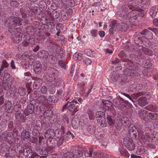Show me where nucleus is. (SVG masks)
<instances>
[{
    "label": "nucleus",
    "instance_id": "nucleus-1",
    "mask_svg": "<svg viewBox=\"0 0 158 158\" xmlns=\"http://www.w3.org/2000/svg\"><path fill=\"white\" fill-rule=\"evenodd\" d=\"M139 7L136 5L135 2H132L128 5L125 4L123 5L122 10L120 12L118 13L120 17L123 18H127L129 19V22H132L133 20H134V17L135 16L134 10H138Z\"/></svg>",
    "mask_w": 158,
    "mask_h": 158
},
{
    "label": "nucleus",
    "instance_id": "nucleus-2",
    "mask_svg": "<svg viewBox=\"0 0 158 158\" xmlns=\"http://www.w3.org/2000/svg\"><path fill=\"white\" fill-rule=\"evenodd\" d=\"M2 83L4 89L5 90H7L10 88L12 82L9 74H5L3 79Z\"/></svg>",
    "mask_w": 158,
    "mask_h": 158
},
{
    "label": "nucleus",
    "instance_id": "nucleus-3",
    "mask_svg": "<svg viewBox=\"0 0 158 158\" xmlns=\"http://www.w3.org/2000/svg\"><path fill=\"white\" fill-rule=\"evenodd\" d=\"M123 142L124 144L128 150L132 151L135 148V144L133 142L132 139L129 137H126L124 138Z\"/></svg>",
    "mask_w": 158,
    "mask_h": 158
},
{
    "label": "nucleus",
    "instance_id": "nucleus-4",
    "mask_svg": "<svg viewBox=\"0 0 158 158\" xmlns=\"http://www.w3.org/2000/svg\"><path fill=\"white\" fill-rule=\"evenodd\" d=\"M21 19L18 17L11 18L9 21V24L12 27H16L22 25Z\"/></svg>",
    "mask_w": 158,
    "mask_h": 158
},
{
    "label": "nucleus",
    "instance_id": "nucleus-5",
    "mask_svg": "<svg viewBox=\"0 0 158 158\" xmlns=\"http://www.w3.org/2000/svg\"><path fill=\"white\" fill-rule=\"evenodd\" d=\"M89 115V118H105L104 112L102 111H97L93 116L90 114Z\"/></svg>",
    "mask_w": 158,
    "mask_h": 158
},
{
    "label": "nucleus",
    "instance_id": "nucleus-6",
    "mask_svg": "<svg viewBox=\"0 0 158 158\" xmlns=\"http://www.w3.org/2000/svg\"><path fill=\"white\" fill-rule=\"evenodd\" d=\"M48 150L44 148V149H39L38 150H37L36 152H35V156H40V155H42V156L44 157H46V156L48 154Z\"/></svg>",
    "mask_w": 158,
    "mask_h": 158
},
{
    "label": "nucleus",
    "instance_id": "nucleus-7",
    "mask_svg": "<svg viewBox=\"0 0 158 158\" xmlns=\"http://www.w3.org/2000/svg\"><path fill=\"white\" fill-rule=\"evenodd\" d=\"M55 136L54 130L52 129L48 130L45 132V136L48 139H52Z\"/></svg>",
    "mask_w": 158,
    "mask_h": 158
},
{
    "label": "nucleus",
    "instance_id": "nucleus-8",
    "mask_svg": "<svg viewBox=\"0 0 158 158\" xmlns=\"http://www.w3.org/2000/svg\"><path fill=\"white\" fill-rule=\"evenodd\" d=\"M53 111L52 110H48L44 113L43 116L45 118H52Z\"/></svg>",
    "mask_w": 158,
    "mask_h": 158
},
{
    "label": "nucleus",
    "instance_id": "nucleus-9",
    "mask_svg": "<svg viewBox=\"0 0 158 158\" xmlns=\"http://www.w3.org/2000/svg\"><path fill=\"white\" fill-rule=\"evenodd\" d=\"M12 40L14 42L17 44L19 43L21 41L20 35L18 34L13 35Z\"/></svg>",
    "mask_w": 158,
    "mask_h": 158
},
{
    "label": "nucleus",
    "instance_id": "nucleus-10",
    "mask_svg": "<svg viewBox=\"0 0 158 158\" xmlns=\"http://www.w3.org/2000/svg\"><path fill=\"white\" fill-rule=\"evenodd\" d=\"M83 152L84 156L86 157H91L93 153V150L92 149L89 150L85 149L83 150Z\"/></svg>",
    "mask_w": 158,
    "mask_h": 158
},
{
    "label": "nucleus",
    "instance_id": "nucleus-11",
    "mask_svg": "<svg viewBox=\"0 0 158 158\" xmlns=\"http://www.w3.org/2000/svg\"><path fill=\"white\" fill-rule=\"evenodd\" d=\"M8 146L3 143L0 145V152L2 153H6L8 150Z\"/></svg>",
    "mask_w": 158,
    "mask_h": 158
},
{
    "label": "nucleus",
    "instance_id": "nucleus-12",
    "mask_svg": "<svg viewBox=\"0 0 158 158\" xmlns=\"http://www.w3.org/2000/svg\"><path fill=\"white\" fill-rule=\"evenodd\" d=\"M68 110L73 114L76 112L77 110L74 104L70 103L68 106Z\"/></svg>",
    "mask_w": 158,
    "mask_h": 158
},
{
    "label": "nucleus",
    "instance_id": "nucleus-13",
    "mask_svg": "<svg viewBox=\"0 0 158 158\" xmlns=\"http://www.w3.org/2000/svg\"><path fill=\"white\" fill-rule=\"evenodd\" d=\"M158 11L157 8L154 7L151 9L149 12V14L150 16L152 18H154L156 15Z\"/></svg>",
    "mask_w": 158,
    "mask_h": 158
},
{
    "label": "nucleus",
    "instance_id": "nucleus-14",
    "mask_svg": "<svg viewBox=\"0 0 158 158\" xmlns=\"http://www.w3.org/2000/svg\"><path fill=\"white\" fill-rule=\"evenodd\" d=\"M120 152L121 155L127 158L129 157L130 154L128 153L126 149H122L120 150Z\"/></svg>",
    "mask_w": 158,
    "mask_h": 158
},
{
    "label": "nucleus",
    "instance_id": "nucleus-15",
    "mask_svg": "<svg viewBox=\"0 0 158 158\" xmlns=\"http://www.w3.org/2000/svg\"><path fill=\"white\" fill-rule=\"evenodd\" d=\"M58 98L55 96H49L48 98L47 99V101L49 102L55 103L57 102Z\"/></svg>",
    "mask_w": 158,
    "mask_h": 158
},
{
    "label": "nucleus",
    "instance_id": "nucleus-16",
    "mask_svg": "<svg viewBox=\"0 0 158 158\" xmlns=\"http://www.w3.org/2000/svg\"><path fill=\"white\" fill-rule=\"evenodd\" d=\"M31 133L26 130H23L21 133V135L27 139L30 137Z\"/></svg>",
    "mask_w": 158,
    "mask_h": 158
},
{
    "label": "nucleus",
    "instance_id": "nucleus-17",
    "mask_svg": "<svg viewBox=\"0 0 158 158\" xmlns=\"http://www.w3.org/2000/svg\"><path fill=\"white\" fill-rule=\"evenodd\" d=\"M146 99L145 97H142L140 98L138 100V102L139 104L142 106H145L147 103L145 101Z\"/></svg>",
    "mask_w": 158,
    "mask_h": 158
},
{
    "label": "nucleus",
    "instance_id": "nucleus-18",
    "mask_svg": "<svg viewBox=\"0 0 158 158\" xmlns=\"http://www.w3.org/2000/svg\"><path fill=\"white\" fill-rule=\"evenodd\" d=\"M85 82L83 81L78 83L77 86L78 89L81 91H85Z\"/></svg>",
    "mask_w": 158,
    "mask_h": 158
},
{
    "label": "nucleus",
    "instance_id": "nucleus-19",
    "mask_svg": "<svg viewBox=\"0 0 158 158\" xmlns=\"http://www.w3.org/2000/svg\"><path fill=\"white\" fill-rule=\"evenodd\" d=\"M6 136L7 139H9V143L12 142L14 139V137L12 132H9L8 133L6 132Z\"/></svg>",
    "mask_w": 158,
    "mask_h": 158
},
{
    "label": "nucleus",
    "instance_id": "nucleus-20",
    "mask_svg": "<svg viewBox=\"0 0 158 158\" xmlns=\"http://www.w3.org/2000/svg\"><path fill=\"white\" fill-rule=\"evenodd\" d=\"M24 152L26 154L28 157H32L33 156L32 151L31 149L29 148H25L23 149Z\"/></svg>",
    "mask_w": 158,
    "mask_h": 158
},
{
    "label": "nucleus",
    "instance_id": "nucleus-21",
    "mask_svg": "<svg viewBox=\"0 0 158 158\" xmlns=\"http://www.w3.org/2000/svg\"><path fill=\"white\" fill-rule=\"evenodd\" d=\"M84 52L86 55L90 57L93 56L95 54L94 51H91L89 49H85L84 50Z\"/></svg>",
    "mask_w": 158,
    "mask_h": 158
},
{
    "label": "nucleus",
    "instance_id": "nucleus-22",
    "mask_svg": "<svg viewBox=\"0 0 158 158\" xmlns=\"http://www.w3.org/2000/svg\"><path fill=\"white\" fill-rule=\"evenodd\" d=\"M123 121L124 125L126 127H131V126L133 127V125L131 120H129V119H126V120H124Z\"/></svg>",
    "mask_w": 158,
    "mask_h": 158
},
{
    "label": "nucleus",
    "instance_id": "nucleus-23",
    "mask_svg": "<svg viewBox=\"0 0 158 158\" xmlns=\"http://www.w3.org/2000/svg\"><path fill=\"white\" fill-rule=\"evenodd\" d=\"M6 135V132H4L1 136V140L2 141L6 142L9 143V139H7Z\"/></svg>",
    "mask_w": 158,
    "mask_h": 158
},
{
    "label": "nucleus",
    "instance_id": "nucleus-24",
    "mask_svg": "<svg viewBox=\"0 0 158 158\" xmlns=\"http://www.w3.org/2000/svg\"><path fill=\"white\" fill-rule=\"evenodd\" d=\"M97 122L102 127H106L107 125L106 122L102 119H98Z\"/></svg>",
    "mask_w": 158,
    "mask_h": 158
},
{
    "label": "nucleus",
    "instance_id": "nucleus-25",
    "mask_svg": "<svg viewBox=\"0 0 158 158\" xmlns=\"http://www.w3.org/2000/svg\"><path fill=\"white\" fill-rule=\"evenodd\" d=\"M34 67L35 69L40 70L41 67L40 62L39 61H36L34 64Z\"/></svg>",
    "mask_w": 158,
    "mask_h": 158
},
{
    "label": "nucleus",
    "instance_id": "nucleus-26",
    "mask_svg": "<svg viewBox=\"0 0 158 158\" xmlns=\"http://www.w3.org/2000/svg\"><path fill=\"white\" fill-rule=\"evenodd\" d=\"M120 26L121 30L123 31H125L128 27V25L124 22L121 23Z\"/></svg>",
    "mask_w": 158,
    "mask_h": 158
},
{
    "label": "nucleus",
    "instance_id": "nucleus-27",
    "mask_svg": "<svg viewBox=\"0 0 158 158\" xmlns=\"http://www.w3.org/2000/svg\"><path fill=\"white\" fill-rule=\"evenodd\" d=\"M34 110V106L32 104H30L28 106L27 111L30 114H32Z\"/></svg>",
    "mask_w": 158,
    "mask_h": 158
},
{
    "label": "nucleus",
    "instance_id": "nucleus-28",
    "mask_svg": "<svg viewBox=\"0 0 158 158\" xmlns=\"http://www.w3.org/2000/svg\"><path fill=\"white\" fill-rule=\"evenodd\" d=\"M38 101L40 103L46 102L47 99H46L45 97L43 96L39 97L37 98Z\"/></svg>",
    "mask_w": 158,
    "mask_h": 158
},
{
    "label": "nucleus",
    "instance_id": "nucleus-29",
    "mask_svg": "<svg viewBox=\"0 0 158 158\" xmlns=\"http://www.w3.org/2000/svg\"><path fill=\"white\" fill-rule=\"evenodd\" d=\"M64 133L63 131H62L60 130H56L55 131V135H56L58 138H60L62 134Z\"/></svg>",
    "mask_w": 158,
    "mask_h": 158
},
{
    "label": "nucleus",
    "instance_id": "nucleus-30",
    "mask_svg": "<svg viewBox=\"0 0 158 158\" xmlns=\"http://www.w3.org/2000/svg\"><path fill=\"white\" fill-rule=\"evenodd\" d=\"M127 68L130 70H138L139 69L138 66L135 65H131L129 67V66L127 67Z\"/></svg>",
    "mask_w": 158,
    "mask_h": 158
},
{
    "label": "nucleus",
    "instance_id": "nucleus-31",
    "mask_svg": "<svg viewBox=\"0 0 158 158\" xmlns=\"http://www.w3.org/2000/svg\"><path fill=\"white\" fill-rule=\"evenodd\" d=\"M66 137H67L69 139H73L74 136L73 134L70 131H68L66 134V135H65Z\"/></svg>",
    "mask_w": 158,
    "mask_h": 158
},
{
    "label": "nucleus",
    "instance_id": "nucleus-32",
    "mask_svg": "<svg viewBox=\"0 0 158 158\" xmlns=\"http://www.w3.org/2000/svg\"><path fill=\"white\" fill-rule=\"evenodd\" d=\"M66 139L64 137H60L57 141V144L60 146L63 144V142L66 141Z\"/></svg>",
    "mask_w": 158,
    "mask_h": 158
},
{
    "label": "nucleus",
    "instance_id": "nucleus-33",
    "mask_svg": "<svg viewBox=\"0 0 158 158\" xmlns=\"http://www.w3.org/2000/svg\"><path fill=\"white\" fill-rule=\"evenodd\" d=\"M111 107L110 105L107 103L105 104L103 106V108L105 111L109 110L110 109Z\"/></svg>",
    "mask_w": 158,
    "mask_h": 158
},
{
    "label": "nucleus",
    "instance_id": "nucleus-34",
    "mask_svg": "<svg viewBox=\"0 0 158 158\" xmlns=\"http://www.w3.org/2000/svg\"><path fill=\"white\" fill-rule=\"evenodd\" d=\"M9 66V64L8 63L6 60H3L2 61V65L3 68H7Z\"/></svg>",
    "mask_w": 158,
    "mask_h": 158
},
{
    "label": "nucleus",
    "instance_id": "nucleus-35",
    "mask_svg": "<svg viewBox=\"0 0 158 158\" xmlns=\"http://www.w3.org/2000/svg\"><path fill=\"white\" fill-rule=\"evenodd\" d=\"M149 116L150 118H158V114L153 113H151L149 114Z\"/></svg>",
    "mask_w": 158,
    "mask_h": 158
},
{
    "label": "nucleus",
    "instance_id": "nucleus-36",
    "mask_svg": "<svg viewBox=\"0 0 158 158\" xmlns=\"http://www.w3.org/2000/svg\"><path fill=\"white\" fill-rule=\"evenodd\" d=\"M22 57L23 59L26 60L29 58V56L27 53L25 52L22 55Z\"/></svg>",
    "mask_w": 158,
    "mask_h": 158
},
{
    "label": "nucleus",
    "instance_id": "nucleus-37",
    "mask_svg": "<svg viewBox=\"0 0 158 158\" xmlns=\"http://www.w3.org/2000/svg\"><path fill=\"white\" fill-rule=\"evenodd\" d=\"M144 65L146 68H149L152 65V64L149 61H147L144 63Z\"/></svg>",
    "mask_w": 158,
    "mask_h": 158
},
{
    "label": "nucleus",
    "instance_id": "nucleus-38",
    "mask_svg": "<svg viewBox=\"0 0 158 158\" xmlns=\"http://www.w3.org/2000/svg\"><path fill=\"white\" fill-rule=\"evenodd\" d=\"M91 34L94 37H95L97 35V31L95 29H93L91 31Z\"/></svg>",
    "mask_w": 158,
    "mask_h": 158
},
{
    "label": "nucleus",
    "instance_id": "nucleus-39",
    "mask_svg": "<svg viewBox=\"0 0 158 158\" xmlns=\"http://www.w3.org/2000/svg\"><path fill=\"white\" fill-rule=\"evenodd\" d=\"M41 92L43 94L45 93L47 90V89L45 86H42L40 89Z\"/></svg>",
    "mask_w": 158,
    "mask_h": 158
},
{
    "label": "nucleus",
    "instance_id": "nucleus-40",
    "mask_svg": "<svg viewBox=\"0 0 158 158\" xmlns=\"http://www.w3.org/2000/svg\"><path fill=\"white\" fill-rule=\"evenodd\" d=\"M122 94L125 96L127 97L133 103H134L135 102L134 101L133 99L130 96L129 94H126L125 93H122Z\"/></svg>",
    "mask_w": 158,
    "mask_h": 158
},
{
    "label": "nucleus",
    "instance_id": "nucleus-41",
    "mask_svg": "<svg viewBox=\"0 0 158 158\" xmlns=\"http://www.w3.org/2000/svg\"><path fill=\"white\" fill-rule=\"evenodd\" d=\"M122 94L125 96L127 97L133 103H134L135 102L134 101L133 99L130 96L129 94H126L125 93H122Z\"/></svg>",
    "mask_w": 158,
    "mask_h": 158
},
{
    "label": "nucleus",
    "instance_id": "nucleus-42",
    "mask_svg": "<svg viewBox=\"0 0 158 158\" xmlns=\"http://www.w3.org/2000/svg\"><path fill=\"white\" fill-rule=\"evenodd\" d=\"M22 115V114L19 111L17 112L15 114V116L17 118H20Z\"/></svg>",
    "mask_w": 158,
    "mask_h": 158
},
{
    "label": "nucleus",
    "instance_id": "nucleus-43",
    "mask_svg": "<svg viewBox=\"0 0 158 158\" xmlns=\"http://www.w3.org/2000/svg\"><path fill=\"white\" fill-rule=\"evenodd\" d=\"M115 121L113 120L112 119H107L108 123L110 125H111L112 124H114Z\"/></svg>",
    "mask_w": 158,
    "mask_h": 158
},
{
    "label": "nucleus",
    "instance_id": "nucleus-44",
    "mask_svg": "<svg viewBox=\"0 0 158 158\" xmlns=\"http://www.w3.org/2000/svg\"><path fill=\"white\" fill-rule=\"evenodd\" d=\"M10 66L11 67V68L13 69H16V68H15V66L14 62L13 60H11V62H10Z\"/></svg>",
    "mask_w": 158,
    "mask_h": 158
},
{
    "label": "nucleus",
    "instance_id": "nucleus-45",
    "mask_svg": "<svg viewBox=\"0 0 158 158\" xmlns=\"http://www.w3.org/2000/svg\"><path fill=\"white\" fill-rule=\"evenodd\" d=\"M85 63L87 65L90 64L91 63V61L88 58H86L85 60Z\"/></svg>",
    "mask_w": 158,
    "mask_h": 158
},
{
    "label": "nucleus",
    "instance_id": "nucleus-46",
    "mask_svg": "<svg viewBox=\"0 0 158 158\" xmlns=\"http://www.w3.org/2000/svg\"><path fill=\"white\" fill-rule=\"evenodd\" d=\"M8 127L10 129H12L14 127L13 122L10 121L9 123Z\"/></svg>",
    "mask_w": 158,
    "mask_h": 158
},
{
    "label": "nucleus",
    "instance_id": "nucleus-47",
    "mask_svg": "<svg viewBox=\"0 0 158 158\" xmlns=\"http://www.w3.org/2000/svg\"><path fill=\"white\" fill-rule=\"evenodd\" d=\"M70 122H71V124L72 126L74 127H75V125L76 124V122L75 120L74 119H71Z\"/></svg>",
    "mask_w": 158,
    "mask_h": 158
},
{
    "label": "nucleus",
    "instance_id": "nucleus-48",
    "mask_svg": "<svg viewBox=\"0 0 158 158\" xmlns=\"http://www.w3.org/2000/svg\"><path fill=\"white\" fill-rule=\"evenodd\" d=\"M153 24L156 26H158V19H154L153 21Z\"/></svg>",
    "mask_w": 158,
    "mask_h": 158
},
{
    "label": "nucleus",
    "instance_id": "nucleus-49",
    "mask_svg": "<svg viewBox=\"0 0 158 158\" xmlns=\"http://www.w3.org/2000/svg\"><path fill=\"white\" fill-rule=\"evenodd\" d=\"M99 34L101 37L102 38L105 36V33L103 31H100L99 32Z\"/></svg>",
    "mask_w": 158,
    "mask_h": 158
},
{
    "label": "nucleus",
    "instance_id": "nucleus-50",
    "mask_svg": "<svg viewBox=\"0 0 158 158\" xmlns=\"http://www.w3.org/2000/svg\"><path fill=\"white\" fill-rule=\"evenodd\" d=\"M82 55L81 53L77 54L76 56L77 57V59L78 60H81Z\"/></svg>",
    "mask_w": 158,
    "mask_h": 158
},
{
    "label": "nucleus",
    "instance_id": "nucleus-51",
    "mask_svg": "<svg viewBox=\"0 0 158 158\" xmlns=\"http://www.w3.org/2000/svg\"><path fill=\"white\" fill-rule=\"evenodd\" d=\"M144 94V93L143 92H139L135 94V96H137V97H139L141 95H143Z\"/></svg>",
    "mask_w": 158,
    "mask_h": 158
},
{
    "label": "nucleus",
    "instance_id": "nucleus-52",
    "mask_svg": "<svg viewBox=\"0 0 158 158\" xmlns=\"http://www.w3.org/2000/svg\"><path fill=\"white\" fill-rule=\"evenodd\" d=\"M28 43L26 41H23L22 42V44L23 46L24 47H27L28 45Z\"/></svg>",
    "mask_w": 158,
    "mask_h": 158
},
{
    "label": "nucleus",
    "instance_id": "nucleus-53",
    "mask_svg": "<svg viewBox=\"0 0 158 158\" xmlns=\"http://www.w3.org/2000/svg\"><path fill=\"white\" fill-rule=\"evenodd\" d=\"M148 31V30L147 29H144L142 31L140 32V33L142 35H145Z\"/></svg>",
    "mask_w": 158,
    "mask_h": 158
},
{
    "label": "nucleus",
    "instance_id": "nucleus-54",
    "mask_svg": "<svg viewBox=\"0 0 158 158\" xmlns=\"http://www.w3.org/2000/svg\"><path fill=\"white\" fill-rule=\"evenodd\" d=\"M31 11L33 12L34 13H35L37 10V7H32L31 9Z\"/></svg>",
    "mask_w": 158,
    "mask_h": 158
},
{
    "label": "nucleus",
    "instance_id": "nucleus-55",
    "mask_svg": "<svg viewBox=\"0 0 158 158\" xmlns=\"http://www.w3.org/2000/svg\"><path fill=\"white\" fill-rule=\"evenodd\" d=\"M4 102V98L3 96L0 97V105H2Z\"/></svg>",
    "mask_w": 158,
    "mask_h": 158
},
{
    "label": "nucleus",
    "instance_id": "nucleus-56",
    "mask_svg": "<svg viewBox=\"0 0 158 158\" xmlns=\"http://www.w3.org/2000/svg\"><path fill=\"white\" fill-rule=\"evenodd\" d=\"M131 158H142L141 156L135 155L134 154H131Z\"/></svg>",
    "mask_w": 158,
    "mask_h": 158
},
{
    "label": "nucleus",
    "instance_id": "nucleus-57",
    "mask_svg": "<svg viewBox=\"0 0 158 158\" xmlns=\"http://www.w3.org/2000/svg\"><path fill=\"white\" fill-rule=\"evenodd\" d=\"M42 53H43V52L42 51H39L37 54V56H38V57H42Z\"/></svg>",
    "mask_w": 158,
    "mask_h": 158
},
{
    "label": "nucleus",
    "instance_id": "nucleus-58",
    "mask_svg": "<svg viewBox=\"0 0 158 158\" xmlns=\"http://www.w3.org/2000/svg\"><path fill=\"white\" fill-rule=\"evenodd\" d=\"M40 46L39 45L36 46L35 48L33 49V51L34 52H36L38 51L40 48Z\"/></svg>",
    "mask_w": 158,
    "mask_h": 158
},
{
    "label": "nucleus",
    "instance_id": "nucleus-59",
    "mask_svg": "<svg viewBox=\"0 0 158 158\" xmlns=\"http://www.w3.org/2000/svg\"><path fill=\"white\" fill-rule=\"evenodd\" d=\"M69 104L67 103H66L65 105L63 107L62 110V111H63L64 110V109L66 108L69 106L68 105Z\"/></svg>",
    "mask_w": 158,
    "mask_h": 158
},
{
    "label": "nucleus",
    "instance_id": "nucleus-60",
    "mask_svg": "<svg viewBox=\"0 0 158 158\" xmlns=\"http://www.w3.org/2000/svg\"><path fill=\"white\" fill-rule=\"evenodd\" d=\"M119 62V59L118 58L115 59V60L113 61H112L113 64Z\"/></svg>",
    "mask_w": 158,
    "mask_h": 158
},
{
    "label": "nucleus",
    "instance_id": "nucleus-61",
    "mask_svg": "<svg viewBox=\"0 0 158 158\" xmlns=\"http://www.w3.org/2000/svg\"><path fill=\"white\" fill-rule=\"evenodd\" d=\"M145 112V111L144 112V111H141V112L139 113V115L140 116V118L143 117L142 115H143V114Z\"/></svg>",
    "mask_w": 158,
    "mask_h": 158
},
{
    "label": "nucleus",
    "instance_id": "nucleus-62",
    "mask_svg": "<svg viewBox=\"0 0 158 158\" xmlns=\"http://www.w3.org/2000/svg\"><path fill=\"white\" fill-rule=\"evenodd\" d=\"M106 52L107 53L110 54L112 52V50H109L108 49H106Z\"/></svg>",
    "mask_w": 158,
    "mask_h": 158
},
{
    "label": "nucleus",
    "instance_id": "nucleus-63",
    "mask_svg": "<svg viewBox=\"0 0 158 158\" xmlns=\"http://www.w3.org/2000/svg\"><path fill=\"white\" fill-rule=\"evenodd\" d=\"M33 139H34V140L33 141V143H36L38 142V139L37 138H36L34 137L33 138Z\"/></svg>",
    "mask_w": 158,
    "mask_h": 158
},
{
    "label": "nucleus",
    "instance_id": "nucleus-64",
    "mask_svg": "<svg viewBox=\"0 0 158 158\" xmlns=\"http://www.w3.org/2000/svg\"><path fill=\"white\" fill-rule=\"evenodd\" d=\"M68 12L70 13V15H71L73 13V10L69 8L68 10Z\"/></svg>",
    "mask_w": 158,
    "mask_h": 158
}]
</instances>
